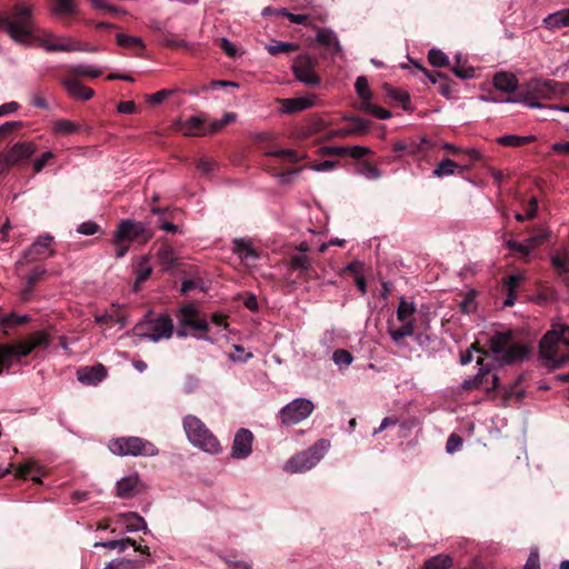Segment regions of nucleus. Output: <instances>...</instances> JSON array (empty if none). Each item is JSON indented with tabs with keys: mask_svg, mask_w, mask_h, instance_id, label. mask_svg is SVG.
Here are the masks:
<instances>
[{
	"mask_svg": "<svg viewBox=\"0 0 569 569\" xmlns=\"http://www.w3.org/2000/svg\"><path fill=\"white\" fill-rule=\"evenodd\" d=\"M0 28L16 42H26L33 36L34 31L32 7L26 3H17L9 13H0Z\"/></svg>",
	"mask_w": 569,
	"mask_h": 569,
	"instance_id": "f257e3e1",
	"label": "nucleus"
},
{
	"mask_svg": "<svg viewBox=\"0 0 569 569\" xmlns=\"http://www.w3.org/2000/svg\"><path fill=\"white\" fill-rule=\"evenodd\" d=\"M539 352L540 357L555 368L569 361V327L548 331L540 341Z\"/></svg>",
	"mask_w": 569,
	"mask_h": 569,
	"instance_id": "f03ea898",
	"label": "nucleus"
},
{
	"mask_svg": "<svg viewBox=\"0 0 569 569\" xmlns=\"http://www.w3.org/2000/svg\"><path fill=\"white\" fill-rule=\"evenodd\" d=\"M183 429L189 442L193 447L210 455H219L222 452V447L217 437L197 416H186L183 418Z\"/></svg>",
	"mask_w": 569,
	"mask_h": 569,
	"instance_id": "7ed1b4c3",
	"label": "nucleus"
},
{
	"mask_svg": "<svg viewBox=\"0 0 569 569\" xmlns=\"http://www.w3.org/2000/svg\"><path fill=\"white\" fill-rule=\"evenodd\" d=\"M551 80L533 78L521 86L520 91L513 98L508 97L501 102L505 103H523L532 109H540L545 106L541 100H552Z\"/></svg>",
	"mask_w": 569,
	"mask_h": 569,
	"instance_id": "20e7f679",
	"label": "nucleus"
},
{
	"mask_svg": "<svg viewBox=\"0 0 569 569\" xmlns=\"http://www.w3.org/2000/svg\"><path fill=\"white\" fill-rule=\"evenodd\" d=\"M489 349L495 360L507 365L522 360L528 353L526 346L513 342L510 332L493 335L489 341Z\"/></svg>",
	"mask_w": 569,
	"mask_h": 569,
	"instance_id": "39448f33",
	"label": "nucleus"
},
{
	"mask_svg": "<svg viewBox=\"0 0 569 569\" xmlns=\"http://www.w3.org/2000/svg\"><path fill=\"white\" fill-rule=\"evenodd\" d=\"M49 346V337L43 331H38L29 335L23 341L13 343L11 346L0 345V375L3 368H9L14 357L21 358L31 353L34 349Z\"/></svg>",
	"mask_w": 569,
	"mask_h": 569,
	"instance_id": "423d86ee",
	"label": "nucleus"
},
{
	"mask_svg": "<svg viewBox=\"0 0 569 569\" xmlns=\"http://www.w3.org/2000/svg\"><path fill=\"white\" fill-rule=\"evenodd\" d=\"M132 332L136 337L158 342L162 339L171 338L173 322L168 315H161L156 318L146 317L133 327Z\"/></svg>",
	"mask_w": 569,
	"mask_h": 569,
	"instance_id": "0eeeda50",
	"label": "nucleus"
},
{
	"mask_svg": "<svg viewBox=\"0 0 569 569\" xmlns=\"http://www.w3.org/2000/svg\"><path fill=\"white\" fill-rule=\"evenodd\" d=\"M330 442L321 439L308 449L291 457L284 465V470L291 473H301L313 468L326 455Z\"/></svg>",
	"mask_w": 569,
	"mask_h": 569,
	"instance_id": "6e6552de",
	"label": "nucleus"
},
{
	"mask_svg": "<svg viewBox=\"0 0 569 569\" xmlns=\"http://www.w3.org/2000/svg\"><path fill=\"white\" fill-rule=\"evenodd\" d=\"M109 449L118 456L154 457L159 453V449L151 441L140 437L117 438L110 441Z\"/></svg>",
	"mask_w": 569,
	"mask_h": 569,
	"instance_id": "1a4fd4ad",
	"label": "nucleus"
},
{
	"mask_svg": "<svg viewBox=\"0 0 569 569\" xmlns=\"http://www.w3.org/2000/svg\"><path fill=\"white\" fill-rule=\"evenodd\" d=\"M37 30V26L34 24L33 36L24 43L37 42L48 52H71L81 50L80 43L71 38H57L54 34L47 31H42L41 36H38Z\"/></svg>",
	"mask_w": 569,
	"mask_h": 569,
	"instance_id": "9d476101",
	"label": "nucleus"
},
{
	"mask_svg": "<svg viewBox=\"0 0 569 569\" xmlns=\"http://www.w3.org/2000/svg\"><path fill=\"white\" fill-rule=\"evenodd\" d=\"M313 402L306 398H297L279 411L282 426H293L307 419L313 411Z\"/></svg>",
	"mask_w": 569,
	"mask_h": 569,
	"instance_id": "9b49d317",
	"label": "nucleus"
},
{
	"mask_svg": "<svg viewBox=\"0 0 569 569\" xmlns=\"http://www.w3.org/2000/svg\"><path fill=\"white\" fill-rule=\"evenodd\" d=\"M53 237L49 233L40 236L24 252L16 263V270L20 273L22 267L31 261L47 259L54 254Z\"/></svg>",
	"mask_w": 569,
	"mask_h": 569,
	"instance_id": "f8f14e48",
	"label": "nucleus"
},
{
	"mask_svg": "<svg viewBox=\"0 0 569 569\" xmlns=\"http://www.w3.org/2000/svg\"><path fill=\"white\" fill-rule=\"evenodd\" d=\"M317 60L309 54L298 56L292 63V72L297 80L310 86L317 87L320 83V78L316 73Z\"/></svg>",
	"mask_w": 569,
	"mask_h": 569,
	"instance_id": "ddd939ff",
	"label": "nucleus"
},
{
	"mask_svg": "<svg viewBox=\"0 0 569 569\" xmlns=\"http://www.w3.org/2000/svg\"><path fill=\"white\" fill-rule=\"evenodd\" d=\"M151 239V234L148 232L146 226L140 221L134 220H122L113 236V242L119 243L126 240L133 241L139 240L143 243Z\"/></svg>",
	"mask_w": 569,
	"mask_h": 569,
	"instance_id": "4468645a",
	"label": "nucleus"
},
{
	"mask_svg": "<svg viewBox=\"0 0 569 569\" xmlns=\"http://www.w3.org/2000/svg\"><path fill=\"white\" fill-rule=\"evenodd\" d=\"M180 327H188L201 333L197 335L198 339L211 341L207 336L209 323L204 319L198 318V310L193 305H187L179 310L177 316Z\"/></svg>",
	"mask_w": 569,
	"mask_h": 569,
	"instance_id": "2eb2a0df",
	"label": "nucleus"
},
{
	"mask_svg": "<svg viewBox=\"0 0 569 569\" xmlns=\"http://www.w3.org/2000/svg\"><path fill=\"white\" fill-rule=\"evenodd\" d=\"M477 363L479 366L478 373L473 378L465 380L462 388L465 390L482 388L487 392L496 390L499 387V377L492 373L491 369L483 367L481 358L477 360Z\"/></svg>",
	"mask_w": 569,
	"mask_h": 569,
	"instance_id": "dca6fc26",
	"label": "nucleus"
},
{
	"mask_svg": "<svg viewBox=\"0 0 569 569\" xmlns=\"http://www.w3.org/2000/svg\"><path fill=\"white\" fill-rule=\"evenodd\" d=\"M253 433L246 428L239 429L233 438L231 457L233 459H246L252 452Z\"/></svg>",
	"mask_w": 569,
	"mask_h": 569,
	"instance_id": "f3484780",
	"label": "nucleus"
},
{
	"mask_svg": "<svg viewBox=\"0 0 569 569\" xmlns=\"http://www.w3.org/2000/svg\"><path fill=\"white\" fill-rule=\"evenodd\" d=\"M397 319L400 322L399 327H396L392 322L388 323V333L396 345H401V341L413 335L415 332V318L409 316L400 315L397 312Z\"/></svg>",
	"mask_w": 569,
	"mask_h": 569,
	"instance_id": "a211bd4d",
	"label": "nucleus"
},
{
	"mask_svg": "<svg viewBox=\"0 0 569 569\" xmlns=\"http://www.w3.org/2000/svg\"><path fill=\"white\" fill-rule=\"evenodd\" d=\"M37 151V146L32 141H20L4 151L12 167L28 160Z\"/></svg>",
	"mask_w": 569,
	"mask_h": 569,
	"instance_id": "6ab92c4d",
	"label": "nucleus"
},
{
	"mask_svg": "<svg viewBox=\"0 0 569 569\" xmlns=\"http://www.w3.org/2000/svg\"><path fill=\"white\" fill-rule=\"evenodd\" d=\"M141 481L137 473L121 478L116 485V495L121 499H131L141 492Z\"/></svg>",
	"mask_w": 569,
	"mask_h": 569,
	"instance_id": "aec40b11",
	"label": "nucleus"
},
{
	"mask_svg": "<svg viewBox=\"0 0 569 569\" xmlns=\"http://www.w3.org/2000/svg\"><path fill=\"white\" fill-rule=\"evenodd\" d=\"M179 132L188 137H200L212 134L210 132V124H206V120L201 117L193 116L179 123Z\"/></svg>",
	"mask_w": 569,
	"mask_h": 569,
	"instance_id": "412c9836",
	"label": "nucleus"
},
{
	"mask_svg": "<svg viewBox=\"0 0 569 569\" xmlns=\"http://www.w3.org/2000/svg\"><path fill=\"white\" fill-rule=\"evenodd\" d=\"M369 128V122L359 117H352L349 119V123L330 132L331 137L346 138L351 136L363 134Z\"/></svg>",
	"mask_w": 569,
	"mask_h": 569,
	"instance_id": "4be33fe9",
	"label": "nucleus"
},
{
	"mask_svg": "<svg viewBox=\"0 0 569 569\" xmlns=\"http://www.w3.org/2000/svg\"><path fill=\"white\" fill-rule=\"evenodd\" d=\"M107 377V369L103 365L98 363L91 367H84L78 370L77 378L84 385L94 386Z\"/></svg>",
	"mask_w": 569,
	"mask_h": 569,
	"instance_id": "5701e85b",
	"label": "nucleus"
},
{
	"mask_svg": "<svg viewBox=\"0 0 569 569\" xmlns=\"http://www.w3.org/2000/svg\"><path fill=\"white\" fill-rule=\"evenodd\" d=\"M280 102L281 112L296 113L312 107L316 102V96L282 99Z\"/></svg>",
	"mask_w": 569,
	"mask_h": 569,
	"instance_id": "b1692460",
	"label": "nucleus"
},
{
	"mask_svg": "<svg viewBox=\"0 0 569 569\" xmlns=\"http://www.w3.org/2000/svg\"><path fill=\"white\" fill-rule=\"evenodd\" d=\"M316 41L320 46L327 48V50L332 54H339L342 52V47L339 42L337 34L330 29H318L316 34Z\"/></svg>",
	"mask_w": 569,
	"mask_h": 569,
	"instance_id": "393cba45",
	"label": "nucleus"
},
{
	"mask_svg": "<svg viewBox=\"0 0 569 569\" xmlns=\"http://www.w3.org/2000/svg\"><path fill=\"white\" fill-rule=\"evenodd\" d=\"M523 280V276L521 273H512L503 279L502 286L507 292V297L503 300V307H512L517 300V292L520 287V283Z\"/></svg>",
	"mask_w": 569,
	"mask_h": 569,
	"instance_id": "a878e982",
	"label": "nucleus"
},
{
	"mask_svg": "<svg viewBox=\"0 0 569 569\" xmlns=\"http://www.w3.org/2000/svg\"><path fill=\"white\" fill-rule=\"evenodd\" d=\"M62 84L64 86L68 93L74 99L86 101L91 99L94 94L92 89L86 87L76 78H67L62 81Z\"/></svg>",
	"mask_w": 569,
	"mask_h": 569,
	"instance_id": "bb28decb",
	"label": "nucleus"
},
{
	"mask_svg": "<svg viewBox=\"0 0 569 569\" xmlns=\"http://www.w3.org/2000/svg\"><path fill=\"white\" fill-rule=\"evenodd\" d=\"M493 87L502 92H515L519 87L517 77L511 72H498L492 79Z\"/></svg>",
	"mask_w": 569,
	"mask_h": 569,
	"instance_id": "cd10ccee",
	"label": "nucleus"
},
{
	"mask_svg": "<svg viewBox=\"0 0 569 569\" xmlns=\"http://www.w3.org/2000/svg\"><path fill=\"white\" fill-rule=\"evenodd\" d=\"M120 520L126 526V531L128 532H137L143 531L148 532V527L146 520L136 512H126L120 515Z\"/></svg>",
	"mask_w": 569,
	"mask_h": 569,
	"instance_id": "c85d7f7f",
	"label": "nucleus"
},
{
	"mask_svg": "<svg viewBox=\"0 0 569 569\" xmlns=\"http://www.w3.org/2000/svg\"><path fill=\"white\" fill-rule=\"evenodd\" d=\"M543 23L548 29H561L569 27V9L549 14L545 18Z\"/></svg>",
	"mask_w": 569,
	"mask_h": 569,
	"instance_id": "c756f323",
	"label": "nucleus"
},
{
	"mask_svg": "<svg viewBox=\"0 0 569 569\" xmlns=\"http://www.w3.org/2000/svg\"><path fill=\"white\" fill-rule=\"evenodd\" d=\"M16 476L24 479L31 478L33 481L39 482L40 477L42 476V471L34 461H29L27 463L20 465L17 468Z\"/></svg>",
	"mask_w": 569,
	"mask_h": 569,
	"instance_id": "7c9ffc66",
	"label": "nucleus"
},
{
	"mask_svg": "<svg viewBox=\"0 0 569 569\" xmlns=\"http://www.w3.org/2000/svg\"><path fill=\"white\" fill-rule=\"evenodd\" d=\"M453 565V560L449 555H437L428 558L423 562L422 569H450Z\"/></svg>",
	"mask_w": 569,
	"mask_h": 569,
	"instance_id": "2f4dec72",
	"label": "nucleus"
},
{
	"mask_svg": "<svg viewBox=\"0 0 569 569\" xmlns=\"http://www.w3.org/2000/svg\"><path fill=\"white\" fill-rule=\"evenodd\" d=\"M47 273L42 267H34L27 277V287L22 290L21 296L23 300L29 299L32 287Z\"/></svg>",
	"mask_w": 569,
	"mask_h": 569,
	"instance_id": "473e14b6",
	"label": "nucleus"
},
{
	"mask_svg": "<svg viewBox=\"0 0 569 569\" xmlns=\"http://www.w3.org/2000/svg\"><path fill=\"white\" fill-rule=\"evenodd\" d=\"M79 124L68 120V119H58L52 122V131L56 134L68 136L77 132L79 130Z\"/></svg>",
	"mask_w": 569,
	"mask_h": 569,
	"instance_id": "72a5a7b5",
	"label": "nucleus"
},
{
	"mask_svg": "<svg viewBox=\"0 0 569 569\" xmlns=\"http://www.w3.org/2000/svg\"><path fill=\"white\" fill-rule=\"evenodd\" d=\"M533 139V136L506 134L499 137L497 142L505 147L517 148L532 141Z\"/></svg>",
	"mask_w": 569,
	"mask_h": 569,
	"instance_id": "f704fd0d",
	"label": "nucleus"
},
{
	"mask_svg": "<svg viewBox=\"0 0 569 569\" xmlns=\"http://www.w3.org/2000/svg\"><path fill=\"white\" fill-rule=\"evenodd\" d=\"M355 89L361 100L360 106H366V102L368 103L371 101L372 92L369 89V83L366 77L360 76L356 79Z\"/></svg>",
	"mask_w": 569,
	"mask_h": 569,
	"instance_id": "c9c22d12",
	"label": "nucleus"
},
{
	"mask_svg": "<svg viewBox=\"0 0 569 569\" xmlns=\"http://www.w3.org/2000/svg\"><path fill=\"white\" fill-rule=\"evenodd\" d=\"M117 44L122 48H137L140 51L144 49L143 40L139 37H133L124 33H118L117 37Z\"/></svg>",
	"mask_w": 569,
	"mask_h": 569,
	"instance_id": "e433bc0d",
	"label": "nucleus"
},
{
	"mask_svg": "<svg viewBox=\"0 0 569 569\" xmlns=\"http://www.w3.org/2000/svg\"><path fill=\"white\" fill-rule=\"evenodd\" d=\"M383 90L387 97L395 101L401 102L403 104V109H408L407 103L410 102V97L406 91L395 88L388 83L383 84Z\"/></svg>",
	"mask_w": 569,
	"mask_h": 569,
	"instance_id": "4c0bfd02",
	"label": "nucleus"
},
{
	"mask_svg": "<svg viewBox=\"0 0 569 569\" xmlns=\"http://www.w3.org/2000/svg\"><path fill=\"white\" fill-rule=\"evenodd\" d=\"M459 166L451 159H443L433 170V176L437 178H443L455 173Z\"/></svg>",
	"mask_w": 569,
	"mask_h": 569,
	"instance_id": "58836bf2",
	"label": "nucleus"
},
{
	"mask_svg": "<svg viewBox=\"0 0 569 569\" xmlns=\"http://www.w3.org/2000/svg\"><path fill=\"white\" fill-rule=\"evenodd\" d=\"M431 148V143L426 138H421L419 142L411 141L409 142L408 154L415 156L417 158H423L429 149Z\"/></svg>",
	"mask_w": 569,
	"mask_h": 569,
	"instance_id": "ea45409f",
	"label": "nucleus"
},
{
	"mask_svg": "<svg viewBox=\"0 0 569 569\" xmlns=\"http://www.w3.org/2000/svg\"><path fill=\"white\" fill-rule=\"evenodd\" d=\"M298 49H299V46L293 42L272 41V43L267 46V51L271 56H277L282 52H292Z\"/></svg>",
	"mask_w": 569,
	"mask_h": 569,
	"instance_id": "a19ab883",
	"label": "nucleus"
},
{
	"mask_svg": "<svg viewBox=\"0 0 569 569\" xmlns=\"http://www.w3.org/2000/svg\"><path fill=\"white\" fill-rule=\"evenodd\" d=\"M128 546H136V540L131 538H124L120 540H108V541H99L94 543V547H102L108 549L118 548L119 551H124Z\"/></svg>",
	"mask_w": 569,
	"mask_h": 569,
	"instance_id": "79ce46f5",
	"label": "nucleus"
},
{
	"mask_svg": "<svg viewBox=\"0 0 569 569\" xmlns=\"http://www.w3.org/2000/svg\"><path fill=\"white\" fill-rule=\"evenodd\" d=\"M551 264L560 273L569 272V253L567 251L557 252L551 257Z\"/></svg>",
	"mask_w": 569,
	"mask_h": 569,
	"instance_id": "37998d69",
	"label": "nucleus"
},
{
	"mask_svg": "<svg viewBox=\"0 0 569 569\" xmlns=\"http://www.w3.org/2000/svg\"><path fill=\"white\" fill-rule=\"evenodd\" d=\"M151 272H152V269L149 264V258L144 256L140 259L139 264H138L136 287L139 283L146 281L150 277Z\"/></svg>",
	"mask_w": 569,
	"mask_h": 569,
	"instance_id": "c03bdc74",
	"label": "nucleus"
},
{
	"mask_svg": "<svg viewBox=\"0 0 569 569\" xmlns=\"http://www.w3.org/2000/svg\"><path fill=\"white\" fill-rule=\"evenodd\" d=\"M267 154L271 157L283 158L293 163L299 162L303 159V156L298 154V152L292 149H277L268 151Z\"/></svg>",
	"mask_w": 569,
	"mask_h": 569,
	"instance_id": "a18cd8bd",
	"label": "nucleus"
},
{
	"mask_svg": "<svg viewBox=\"0 0 569 569\" xmlns=\"http://www.w3.org/2000/svg\"><path fill=\"white\" fill-rule=\"evenodd\" d=\"M428 61L433 67H446L449 64L448 56L439 49L429 50Z\"/></svg>",
	"mask_w": 569,
	"mask_h": 569,
	"instance_id": "49530a36",
	"label": "nucleus"
},
{
	"mask_svg": "<svg viewBox=\"0 0 569 569\" xmlns=\"http://www.w3.org/2000/svg\"><path fill=\"white\" fill-rule=\"evenodd\" d=\"M360 110L372 114L378 119H389L391 117V112L387 109H383L379 106L373 104L371 101L366 102V106H359Z\"/></svg>",
	"mask_w": 569,
	"mask_h": 569,
	"instance_id": "de8ad7c7",
	"label": "nucleus"
},
{
	"mask_svg": "<svg viewBox=\"0 0 569 569\" xmlns=\"http://www.w3.org/2000/svg\"><path fill=\"white\" fill-rule=\"evenodd\" d=\"M29 321V317L27 315L18 316L14 313H9L3 317H0V326L6 328L16 327L19 325H23Z\"/></svg>",
	"mask_w": 569,
	"mask_h": 569,
	"instance_id": "09e8293b",
	"label": "nucleus"
},
{
	"mask_svg": "<svg viewBox=\"0 0 569 569\" xmlns=\"http://www.w3.org/2000/svg\"><path fill=\"white\" fill-rule=\"evenodd\" d=\"M70 72L76 76L98 78L102 74V71L90 66L79 64L70 68Z\"/></svg>",
	"mask_w": 569,
	"mask_h": 569,
	"instance_id": "8fccbe9b",
	"label": "nucleus"
},
{
	"mask_svg": "<svg viewBox=\"0 0 569 569\" xmlns=\"http://www.w3.org/2000/svg\"><path fill=\"white\" fill-rule=\"evenodd\" d=\"M141 567L136 560L118 559L109 562L103 569H140Z\"/></svg>",
	"mask_w": 569,
	"mask_h": 569,
	"instance_id": "3c124183",
	"label": "nucleus"
},
{
	"mask_svg": "<svg viewBox=\"0 0 569 569\" xmlns=\"http://www.w3.org/2000/svg\"><path fill=\"white\" fill-rule=\"evenodd\" d=\"M332 360L339 367H347L352 363L353 357L346 349H337L332 355Z\"/></svg>",
	"mask_w": 569,
	"mask_h": 569,
	"instance_id": "603ef678",
	"label": "nucleus"
},
{
	"mask_svg": "<svg viewBox=\"0 0 569 569\" xmlns=\"http://www.w3.org/2000/svg\"><path fill=\"white\" fill-rule=\"evenodd\" d=\"M359 172L369 180H377L381 177L380 170L368 162L359 163Z\"/></svg>",
	"mask_w": 569,
	"mask_h": 569,
	"instance_id": "864d4df0",
	"label": "nucleus"
},
{
	"mask_svg": "<svg viewBox=\"0 0 569 569\" xmlns=\"http://www.w3.org/2000/svg\"><path fill=\"white\" fill-rule=\"evenodd\" d=\"M234 251L244 259L256 257L254 250L242 239L234 240Z\"/></svg>",
	"mask_w": 569,
	"mask_h": 569,
	"instance_id": "5fc2aeb1",
	"label": "nucleus"
},
{
	"mask_svg": "<svg viewBox=\"0 0 569 569\" xmlns=\"http://www.w3.org/2000/svg\"><path fill=\"white\" fill-rule=\"evenodd\" d=\"M551 96L552 99L560 97H569V82H559L551 80Z\"/></svg>",
	"mask_w": 569,
	"mask_h": 569,
	"instance_id": "6e6d98bb",
	"label": "nucleus"
},
{
	"mask_svg": "<svg viewBox=\"0 0 569 569\" xmlns=\"http://www.w3.org/2000/svg\"><path fill=\"white\" fill-rule=\"evenodd\" d=\"M158 258L163 266L170 267L173 264L174 259H176L174 251L171 247L163 246L158 251Z\"/></svg>",
	"mask_w": 569,
	"mask_h": 569,
	"instance_id": "4d7b16f0",
	"label": "nucleus"
},
{
	"mask_svg": "<svg viewBox=\"0 0 569 569\" xmlns=\"http://www.w3.org/2000/svg\"><path fill=\"white\" fill-rule=\"evenodd\" d=\"M290 267L293 270L307 271L310 268V260L305 254H296L290 259Z\"/></svg>",
	"mask_w": 569,
	"mask_h": 569,
	"instance_id": "13d9d810",
	"label": "nucleus"
},
{
	"mask_svg": "<svg viewBox=\"0 0 569 569\" xmlns=\"http://www.w3.org/2000/svg\"><path fill=\"white\" fill-rule=\"evenodd\" d=\"M416 305L413 301H408L403 297L400 298L399 305L397 308V312H400V315L409 316L411 318H415L416 313Z\"/></svg>",
	"mask_w": 569,
	"mask_h": 569,
	"instance_id": "bf43d9fd",
	"label": "nucleus"
},
{
	"mask_svg": "<svg viewBox=\"0 0 569 569\" xmlns=\"http://www.w3.org/2000/svg\"><path fill=\"white\" fill-rule=\"evenodd\" d=\"M462 443V438L457 433H452L447 440L446 450L448 453H455L461 449Z\"/></svg>",
	"mask_w": 569,
	"mask_h": 569,
	"instance_id": "052dcab7",
	"label": "nucleus"
},
{
	"mask_svg": "<svg viewBox=\"0 0 569 569\" xmlns=\"http://www.w3.org/2000/svg\"><path fill=\"white\" fill-rule=\"evenodd\" d=\"M74 11V4L72 0H56L54 12L57 14H68Z\"/></svg>",
	"mask_w": 569,
	"mask_h": 569,
	"instance_id": "680f3d73",
	"label": "nucleus"
},
{
	"mask_svg": "<svg viewBox=\"0 0 569 569\" xmlns=\"http://www.w3.org/2000/svg\"><path fill=\"white\" fill-rule=\"evenodd\" d=\"M54 158L53 152L46 151L38 159L33 161V171L39 173L47 166V163Z\"/></svg>",
	"mask_w": 569,
	"mask_h": 569,
	"instance_id": "e2e57ef3",
	"label": "nucleus"
},
{
	"mask_svg": "<svg viewBox=\"0 0 569 569\" xmlns=\"http://www.w3.org/2000/svg\"><path fill=\"white\" fill-rule=\"evenodd\" d=\"M236 119V114L232 112H228L223 116L221 120H216L210 123V132H218L221 130L224 126H227L229 122L233 121Z\"/></svg>",
	"mask_w": 569,
	"mask_h": 569,
	"instance_id": "0e129e2a",
	"label": "nucleus"
},
{
	"mask_svg": "<svg viewBox=\"0 0 569 569\" xmlns=\"http://www.w3.org/2000/svg\"><path fill=\"white\" fill-rule=\"evenodd\" d=\"M348 147L341 146H326L320 148V153L322 156H347Z\"/></svg>",
	"mask_w": 569,
	"mask_h": 569,
	"instance_id": "69168bd1",
	"label": "nucleus"
},
{
	"mask_svg": "<svg viewBox=\"0 0 569 569\" xmlns=\"http://www.w3.org/2000/svg\"><path fill=\"white\" fill-rule=\"evenodd\" d=\"M523 569H541L540 557L537 549H532L526 560Z\"/></svg>",
	"mask_w": 569,
	"mask_h": 569,
	"instance_id": "338daca9",
	"label": "nucleus"
},
{
	"mask_svg": "<svg viewBox=\"0 0 569 569\" xmlns=\"http://www.w3.org/2000/svg\"><path fill=\"white\" fill-rule=\"evenodd\" d=\"M172 93L171 90H167V89H163V90H160V91H157L152 94H148L147 96V101L150 103V104H160L163 102L164 99H167L170 94Z\"/></svg>",
	"mask_w": 569,
	"mask_h": 569,
	"instance_id": "774afa93",
	"label": "nucleus"
}]
</instances>
